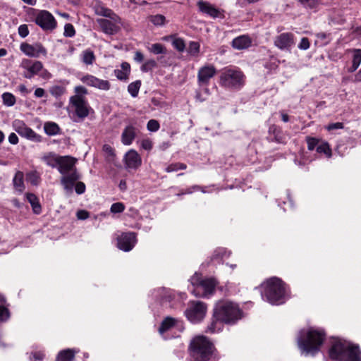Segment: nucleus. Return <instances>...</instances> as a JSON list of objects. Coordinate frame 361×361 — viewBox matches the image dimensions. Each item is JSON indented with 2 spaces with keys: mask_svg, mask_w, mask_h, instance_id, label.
Returning a JSON list of instances; mask_svg holds the SVG:
<instances>
[{
  "mask_svg": "<svg viewBox=\"0 0 361 361\" xmlns=\"http://www.w3.org/2000/svg\"><path fill=\"white\" fill-rule=\"evenodd\" d=\"M150 52L154 54H166V49L165 47L160 43H155L152 44V46L149 48Z\"/></svg>",
  "mask_w": 361,
  "mask_h": 361,
  "instance_id": "obj_40",
  "label": "nucleus"
},
{
  "mask_svg": "<svg viewBox=\"0 0 361 361\" xmlns=\"http://www.w3.org/2000/svg\"><path fill=\"white\" fill-rule=\"evenodd\" d=\"M190 361H218L219 355L214 345L207 337L198 336L190 343Z\"/></svg>",
  "mask_w": 361,
  "mask_h": 361,
  "instance_id": "obj_1",
  "label": "nucleus"
},
{
  "mask_svg": "<svg viewBox=\"0 0 361 361\" xmlns=\"http://www.w3.org/2000/svg\"><path fill=\"white\" fill-rule=\"evenodd\" d=\"M197 5L200 11L204 14H206L213 18H224L222 11L207 1H199L197 3Z\"/></svg>",
  "mask_w": 361,
  "mask_h": 361,
  "instance_id": "obj_21",
  "label": "nucleus"
},
{
  "mask_svg": "<svg viewBox=\"0 0 361 361\" xmlns=\"http://www.w3.org/2000/svg\"><path fill=\"white\" fill-rule=\"evenodd\" d=\"M200 51V44L197 42L190 41L188 44L187 51L188 53L194 57H197Z\"/></svg>",
  "mask_w": 361,
  "mask_h": 361,
  "instance_id": "obj_36",
  "label": "nucleus"
},
{
  "mask_svg": "<svg viewBox=\"0 0 361 361\" xmlns=\"http://www.w3.org/2000/svg\"><path fill=\"white\" fill-rule=\"evenodd\" d=\"M125 161L126 167L133 169H137L142 163L140 155L134 149H130L126 154Z\"/></svg>",
  "mask_w": 361,
  "mask_h": 361,
  "instance_id": "obj_22",
  "label": "nucleus"
},
{
  "mask_svg": "<svg viewBox=\"0 0 361 361\" xmlns=\"http://www.w3.org/2000/svg\"><path fill=\"white\" fill-rule=\"evenodd\" d=\"M74 91L75 92V95H85L87 94V90L81 85L76 86L74 89Z\"/></svg>",
  "mask_w": 361,
  "mask_h": 361,
  "instance_id": "obj_58",
  "label": "nucleus"
},
{
  "mask_svg": "<svg viewBox=\"0 0 361 361\" xmlns=\"http://www.w3.org/2000/svg\"><path fill=\"white\" fill-rule=\"evenodd\" d=\"M103 151L107 154L109 160H113L115 154L114 149L109 145H104L103 146Z\"/></svg>",
  "mask_w": 361,
  "mask_h": 361,
  "instance_id": "obj_53",
  "label": "nucleus"
},
{
  "mask_svg": "<svg viewBox=\"0 0 361 361\" xmlns=\"http://www.w3.org/2000/svg\"><path fill=\"white\" fill-rule=\"evenodd\" d=\"M34 94L36 97L39 98V97H42L44 95L45 91L44 89H42L41 87H38L35 90Z\"/></svg>",
  "mask_w": 361,
  "mask_h": 361,
  "instance_id": "obj_64",
  "label": "nucleus"
},
{
  "mask_svg": "<svg viewBox=\"0 0 361 361\" xmlns=\"http://www.w3.org/2000/svg\"><path fill=\"white\" fill-rule=\"evenodd\" d=\"M226 255V251L224 248H218L215 250L214 252V254L212 257V260L218 259V258H223Z\"/></svg>",
  "mask_w": 361,
  "mask_h": 361,
  "instance_id": "obj_54",
  "label": "nucleus"
},
{
  "mask_svg": "<svg viewBox=\"0 0 361 361\" xmlns=\"http://www.w3.org/2000/svg\"><path fill=\"white\" fill-rule=\"evenodd\" d=\"M216 285V281L213 279L202 280L193 290V294L198 297H204L210 295L214 292Z\"/></svg>",
  "mask_w": 361,
  "mask_h": 361,
  "instance_id": "obj_17",
  "label": "nucleus"
},
{
  "mask_svg": "<svg viewBox=\"0 0 361 361\" xmlns=\"http://www.w3.org/2000/svg\"><path fill=\"white\" fill-rule=\"evenodd\" d=\"M252 44V39L248 35H240L234 38L231 42L232 47L238 50L249 48Z\"/></svg>",
  "mask_w": 361,
  "mask_h": 361,
  "instance_id": "obj_23",
  "label": "nucleus"
},
{
  "mask_svg": "<svg viewBox=\"0 0 361 361\" xmlns=\"http://www.w3.org/2000/svg\"><path fill=\"white\" fill-rule=\"evenodd\" d=\"M329 353L330 358L336 361H361L359 346L341 339L333 342Z\"/></svg>",
  "mask_w": 361,
  "mask_h": 361,
  "instance_id": "obj_3",
  "label": "nucleus"
},
{
  "mask_svg": "<svg viewBox=\"0 0 361 361\" xmlns=\"http://www.w3.org/2000/svg\"><path fill=\"white\" fill-rule=\"evenodd\" d=\"M13 183L14 188L22 192L24 189V183H23V173L21 171H18L13 179Z\"/></svg>",
  "mask_w": 361,
  "mask_h": 361,
  "instance_id": "obj_34",
  "label": "nucleus"
},
{
  "mask_svg": "<svg viewBox=\"0 0 361 361\" xmlns=\"http://www.w3.org/2000/svg\"><path fill=\"white\" fill-rule=\"evenodd\" d=\"M50 94L58 98L66 92V88L61 85H54L49 89Z\"/></svg>",
  "mask_w": 361,
  "mask_h": 361,
  "instance_id": "obj_41",
  "label": "nucleus"
},
{
  "mask_svg": "<svg viewBox=\"0 0 361 361\" xmlns=\"http://www.w3.org/2000/svg\"><path fill=\"white\" fill-rule=\"evenodd\" d=\"M141 87V81L140 80L130 83L128 86V92L133 97L138 95L139 90Z\"/></svg>",
  "mask_w": 361,
  "mask_h": 361,
  "instance_id": "obj_37",
  "label": "nucleus"
},
{
  "mask_svg": "<svg viewBox=\"0 0 361 361\" xmlns=\"http://www.w3.org/2000/svg\"><path fill=\"white\" fill-rule=\"evenodd\" d=\"M206 305L200 301H192L190 303L185 314L187 318L192 323H197L203 319L206 314Z\"/></svg>",
  "mask_w": 361,
  "mask_h": 361,
  "instance_id": "obj_9",
  "label": "nucleus"
},
{
  "mask_svg": "<svg viewBox=\"0 0 361 361\" xmlns=\"http://www.w3.org/2000/svg\"><path fill=\"white\" fill-rule=\"evenodd\" d=\"M44 129L47 135L49 136L56 135L60 133V128L54 122H47L44 123Z\"/></svg>",
  "mask_w": 361,
  "mask_h": 361,
  "instance_id": "obj_32",
  "label": "nucleus"
},
{
  "mask_svg": "<svg viewBox=\"0 0 361 361\" xmlns=\"http://www.w3.org/2000/svg\"><path fill=\"white\" fill-rule=\"evenodd\" d=\"M269 133L270 135V140L271 142H276L277 143H286V135L283 131L276 126H271L269 129Z\"/></svg>",
  "mask_w": 361,
  "mask_h": 361,
  "instance_id": "obj_24",
  "label": "nucleus"
},
{
  "mask_svg": "<svg viewBox=\"0 0 361 361\" xmlns=\"http://www.w3.org/2000/svg\"><path fill=\"white\" fill-rule=\"evenodd\" d=\"M70 104L74 110L73 121H82L90 114L92 108L90 106L87 100L81 95H73L70 98Z\"/></svg>",
  "mask_w": 361,
  "mask_h": 361,
  "instance_id": "obj_8",
  "label": "nucleus"
},
{
  "mask_svg": "<svg viewBox=\"0 0 361 361\" xmlns=\"http://www.w3.org/2000/svg\"><path fill=\"white\" fill-rule=\"evenodd\" d=\"M18 35L22 37L25 38L29 35L28 26L26 24L20 25L18 29Z\"/></svg>",
  "mask_w": 361,
  "mask_h": 361,
  "instance_id": "obj_52",
  "label": "nucleus"
},
{
  "mask_svg": "<svg viewBox=\"0 0 361 361\" xmlns=\"http://www.w3.org/2000/svg\"><path fill=\"white\" fill-rule=\"evenodd\" d=\"M176 322L177 320L173 317H166L161 323V325L159 328V332L161 334H164L165 332L172 329L176 325Z\"/></svg>",
  "mask_w": 361,
  "mask_h": 361,
  "instance_id": "obj_29",
  "label": "nucleus"
},
{
  "mask_svg": "<svg viewBox=\"0 0 361 361\" xmlns=\"http://www.w3.org/2000/svg\"><path fill=\"white\" fill-rule=\"evenodd\" d=\"M157 66V62L154 59L146 61L141 66L142 72H149Z\"/></svg>",
  "mask_w": 361,
  "mask_h": 361,
  "instance_id": "obj_45",
  "label": "nucleus"
},
{
  "mask_svg": "<svg viewBox=\"0 0 361 361\" xmlns=\"http://www.w3.org/2000/svg\"><path fill=\"white\" fill-rule=\"evenodd\" d=\"M294 35L291 32H283L274 39V45L281 50H289L294 44Z\"/></svg>",
  "mask_w": 361,
  "mask_h": 361,
  "instance_id": "obj_18",
  "label": "nucleus"
},
{
  "mask_svg": "<svg viewBox=\"0 0 361 361\" xmlns=\"http://www.w3.org/2000/svg\"><path fill=\"white\" fill-rule=\"evenodd\" d=\"M361 63V49H355L354 51L353 64L349 68V72L355 71Z\"/></svg>",
  "mask_w": 361,
  "mask_h": 361,
  "instance_id": "obj_35",
  "label": "nucleus"
},
{
  "mask_svg": "<svg viewBox=\"0 0 361 361\" xmlns=\"http://www.w3.org/2000/svg\"><path fill=\"white\" fill-rule=\"evenodd\" d=\"M4 104L7 106H12L16 103V98L13 94L9 92H5L2 94Z\"/></svg>",
  "mask_w": 361,
  "mask_h": 361,
  "instance_id": "obj_43",
  "label": "nucleus"
},
{
  "mask_svg": "<svg viewBox=\"0 0 361 361\" xmlns=\"http://www.w3.org/2000/svg\"><path fill=\"white\" fill-rule=\"evenodd\" d=\"M20 50L25 55L30 57H38L39 54H47L46 49L41 44L31 45L27 43H22Z\"/></svg>",
  "mask_w": 361,
  "mask_h": 361,
  "instance_id": "obj_20",
  "label": "nucleus"
},
{
  "mask_svg": "<svg viewBox=\"0 0 361 361\" xmlns=\"http://www.w3.org/2000/svg\"><path fill=\"white\" fill-rule=\"evenodd\" d=\"M214 318L221 320L226 324H235L243 316L238 305L231 301H219L214 309Z\"/></svg>",
  "mask_w": 361,
  "mask_h": 361,
  "instance_id": "obj_6",
  "label": "nucleus"
},
{
  "mask_svg": "<svg viewBox=\"0 0 361 361\" xmlns=\"http://www.w3.org/2000/svg\"><path fill=\"white\" fill-rule=\"evenodd\" d=\"M82 62L87 65H92L96 60L94 51L90 49H87L82 51L80 54Z\"/></svg>",
  "mask_w": 361,
  "mask_h": 361,
  "instance_id": "obj_28",
  "label": "nucleus"
},
{
  "mask_svg": "<svg viewBox=\"0 0 361 361\" xmlns=\"http://www.w3.org/2000/svg\"><path fill=\"white\" fill-rule=\"evenodd\" d=\"M166 18L161 14L150 16V22L154 25H163L165 23Z\"/></svg>",
  "mask_w": 361,
  "mask_h": 361,
  "instance_id": "obj_44",
  "label": "nucleus"
},
{
  "mask_svg": "<svg viewBox=\"0 0 361 361\" xmlns=\"http://www.w3.org/2000/svg\"><path fill=\"white\" fill-rule=\"evenodd\" d=\"M187 169V165L184 163L176 162L172 163L169 164L166 169L165 171L167 173L177 171L178 170H185Z\"/></svg>",
  "mask_w": 361,
  "mask_h": 361,
  "instance_id": "obj_38",
  "label": "nucleus"
},
{
  "mask_svg": "<svg viewBox=\"0 0 361 361\" xmlns=\"http://www.w3.org/2000/svg\"><path fill=\"white\" fill-rule=\"evenodd\" d=\"M114 73L118 80L126 82L129 79L130 65L128 62H123L121 69H115Z\"/></svg>",
  "mask_w": 361,
  "mask_h": 361,
  "instance_id": "obj_25",
  "label": "nucleus"
},
{
  "mask_svg": "<svg viewBox=\"0 0 361 361\" xmlns=\"http://www.w3.org/2000/svg\"><path fill=\"white\" fill-rule=\"evenodd\" d=\"M325 338L324 330L309 329L305 332H301V336L298 338V348L305 355H314L320 350Z\"/></svg>",
  "mask_w": 361,
  "mask_h": 361,
  "instance_id": "obj_2",
  "label": "nucleus"
},
{
  "mask_svg": "<svg viewBox=\"0 0 361 361\" xmlns=\"http://www.w3.org/2000/svg\"><path fill=\"white\" fill-rule=\"evenodd\" d=\"M310 41L307 37H302L298 47L301 50H307L310 48Z\"/></svg>",
  "mask_w": 361,
  "mask_h": 361,
  "instance_id": "obj_55",
  "label": "nucleus"
},
{
  "mask_svg": "<svg viewBox=\"0 0 361 361\" xmlns=\"http://www.w3.org/2000/svg\"><path fill=\"white\" fill-rule=\"evenodd\" d=\"M80 80L86 85L100 90L108 91L111 88V84L108 80L99 79L90 74L82 76Z\"/></svg>",
  "mask_w": 361,
  "mask_h": 361,
  "instance_id": "obj_15",
  "label": "nucleus"
},
{
  "mask_svg": "<svg viewBox=\"0 0 361 361\" xmlns=\"http://www.w3.org/2000/svg\"><path fill=\"white\" fill-rule=\"evenodd\" d=\"M9 317V310L4 306L0 305V322L6 321Z\"/></svg>",
  "mask_w": 361,
  "mask_h": 361,
  "instance_id": "obj_51",
  "label": "nucleus"
},
{
  "mask_svg": "<svg viewBox=\"0 0 361 361\" xmlns=\"http://www.w3.org/2000/svg\"><path fill=\"white\" fill-rule=\"evenodd\" d=\"M63 35L66 37H73L75 35V30L71 23H67L64 26Z\"/></svg>",
  "mask_w": 361,
  "mask_h": 361,
  "instance_id": "obj_48",
  "label": "nucleus"
},
{
  "mask_svg": "<svg viewBox=\"0 0 361 361\" xmlns=\"http://www.w3.org/2000/svg\"><path fill=\"white\" fill-rule=\"evenodd\" d=\"M142 147L146 150H150L152 148V142L149 140H145L142 142Z\"/></svg>",
  "mask_w": 361,
  "mask_h": 361,
  "instance_id": "obj_63",
  "label": "nucleus"
},
{
  "mask_svg": "<svg viewBox=\"0 0 361 361\" xmlns=\"http://www.w3.org/2000/svg\"><path fill=\"white\" fill-rule=\"evenodd\" d=\"M148 3L145 0H129L128 6L130 8V4L135 5V6L133 7V9H135L136 8L137 5L140 6H145L147 5Z\"/></svg>",
  "mask_w": 361,
  "mask_h": 361,
  "instance_id": "obj_57",
  "label": "nucleus"
},
{
  "mask_svg": "<svg viewBox=\"0 0 361 361\" xmlns=\"http://www.w3.org/2000/svg\"><path fill=\"white\" fill-rule=\"evenodd\" d=\"M343 127L344 126H343V123H340V122L333 123L329 124L327 126V130H335V129H342V128H343Z\"/></svg>",
  "mask_w": 361,
  "mask_h": 361,
  "instance_id": "obj_60",
  "label": "nucleus"
},
{
  "mask_svg": "<svg viewBox=\"0 0 361 361\" xmlns=\"http://www.w3.org/2000/svg\"><path fill=\"white\" fill-rule=\"evenodd\" d=\"M159 128V123L155 119H151L147 122V128L149 131L157 132Z\"/></svg>",
  "mask_w": 361,
  "mask_h": 361,
  "instance_id": "obj_49",
  "label": "nucleus"
},
{
  "mask_svg": "<svg viewBox=\"0 0 361 361\" xmlns=\"http://www.w3.org/2000/svg\"><path fill=\"white\" fill-rule=\"evenodd\" d=\"M173 47L178 51L183 52L185 49L184 40L180 37H173L172 41Z\"/></svg>",
  "mask_w": 361,
  "mask_h": 361,
  "instance_id": "obj_42",
  "label": "nucleus"
},
{
  "mask_svg": "<svg viewBox=\"0 0 361 361\" xmlns=\"http://www.w3.org/2000/svg\"><path fill=\"white\" fill-rule=\"evenodd\" d=\"M61 157L57 155L55 153L49 152L45 154L42 157V161L46 163V164L51 168H57L59 163L61 159Z\"/></svg>",
  "mask_w": 361,
  "mask_h": 361,
  "instance_id": "obj_27",
  "label": "nucleus"
},
{
  "mask_svg": "<svg viewBox=\"0 0 361 361\" xmlns=\"http://www.w3.org/2000/svg\"><path fill=\"white\" fill-rule=\"evenodd\" d=\"M76 216L78 219L85 220L89 217V212L85 210H79Z\"/></svg>",
  "mask_w": 361,
  "mask_h": 361,
  "instance_id": "obj_59",
  "label": "nucleus"
},
{
  "mask_svg": "<svg viewBox=\"0 0 361 361\" xmlns=\"http://www.w3.org/2000/svg\"><path fill=\"white\" fill-rule=\"evenodd\" d=\"M121 19L117 15V19L114 18H99L97 20V22L102 30L107 35H114L117 33L120 29L119 24L121 23Z\"/></svg>",
  "mask_w": 361,
  "mask_h": 361,
  "instance_id": "obj_11",
  "label": "nucleus"
},
{
  "mask_svg": "<svg viewBox=\"0 0 361 361\" xmlns=\"http://www.w3.org/2000/svg\"><path fill=\"white\" fill-rule=\"evenodd\" d=\"M134 60L137 63L142 62L144 60L143 54L140 51H135V56H134Z\"/></svg>",
  "mask_w": 361,
  "mask_h": 361,
  "instance_id": "obj_62",
  "label": "nucleus"
},
{
  "mask_svg": "<svg viewBox=\"0 0 361 361\" xmlns=\"http://www.w3.org/2000/svg\"><path fill=\"white\" fill-rule=\"evenodd\" d=\"M125 210V205L122 202H116L111 204L110 211L111 213H121Z\"/></svg>",
  "mask_w": 361,
  "mask_h": 361,
  "instance_id": "obj_47",
  "label": "nucleus"
},
{
  "mask_svg": "<svg viewBox=\"0 0 361 361\" xmlns=\"http://www.w3.org/2000/svg\"><path fill=\"white\" fill-rule=\"evenodd\" d=\"M94 12L97 15L104 16L108 18L117 19V14L111 9L104 6L100 3L97 4L94 6Z\"/></svg>",
  "mask_w": 361,
  "mask_h": 361,
  "instance_id": "obj_26",
  "label": "nucleus"
},
{
  "mask_svg": "<svg viewBox=\"0 0 361 361\" xmlns=\"http://www.w3.org/2000/svg\"><path fill=\"white\" fill-rule=\"evenodd\" d=\"M245 81L244 73L239 68H226L222 70L219 85L228 90H238L241 89Z\"/></svg>",
  "mask_w": 361,
  "mask_h": 361,
  "instance_id": "obj_7",
  "label": "nucleus"
},
{
  "mask_svg": "<svg viewBox=\"0 0 361 361\" xmlns=\"http://www.w3.org/2000/svg\"><path fill=\"white\" fill-rule=\"evenodd\" d=\"M20 66L26 70V71L23 73V77L28 79H31L35 75H37L43 68V64L41 61H32L29 59H24Z\"/></svg>",
  "mask_w": 361,
  "mask_h": 361,
  "instance_id": "obj_14",
  "label": "nucleus"
},
{
  "mask_svg": "<svg viewBox=\"0 0 361 361\" xmlns=\"http://www.w3.org/2000/svg\"><path fill=\"white\" fill-rule=\"evenodd\" d=\"M262 297L272 305H279L284 302L286 284L277 277H272L261 285Z\"/></svg>",
  "mask_w": 361,
  "mask_h": 361,
  "instance_id": "obj_4",
  "label": "nucleus"
},
{
  "mask_svg": "<svg viewBox=\"0 0 361 361\" xmlns=\"http://www.w3.org/2000/svg\"><path fill=\"white\" fill-rule=\"evenodd\" d=\"M76 159L70 156H61L57 169L63 175L61 183L67 191H72L75 183L80 178L75 167Z\"/></svg>",
  "mask_w": 361,
  "mask_h": 361,
  "instance_id": "obj_5",
  "label": "nucleus"
},
{
  "mask_svg": "<svg viewBox=\"0 0 361 361\" xmlns=\"http://www.w3.org/2000/svg\"><path fill=\"white\" fill-rule=\"evenodd\" d=\"M223 322L217 318H214L213 315V318L210 322V324L207 326L206 329L207 333H216L221 331L223 328Z\"/></svg>",
  "mask_w": 361,
  "mask_h": 361,
  "instance_id": "obj_30",
  "label": "nucleus"
},
{
  "mask_svg": "<svg viewBox=\"0 0 361 361\" xmlns=\"http://www.w3.org/2000/svg\"><path fill=\"white\" fill-rule=\"evenodd\" d=\"M135 124L136 123H130L123 129L121 134V142L124 145H131L137 135L140 133L139 128Z\"/></svg>",
  "mask_w": 361,
  "mask_h": 361,
  "instance_id": "obj_19",
  "label": "nucleus"
},
{
  "mask_svg": "<svg viewBox=\"0 0 361 361\" xmlns=\"http://www.w3.org/2000/svg\"><path fill=\"white\" fill-rule=\"evenodd\" d=\"M15 130L23 137L32 141H40V136L38 135L32 129L29 128L21 121L16 120L13 122Z\"/></svg>",
  "mask_w": 361,
  "mask_h": 361,
  "instance_id": "obj_16",
  "label": "nucleus"
},
{
  "mask_svg": "<svg viewBox=\"0 0 361 361\" xmlns=\"http://www.w3.org/2000/svg\"><path fill=\"white\" fill-rule=\"evenodd\" d=\"M8 142L12 145H16L18 142V137L16 133H11L8 136Z\"/></svg>",
  "mask_w": 361,
  "mask_h": 361,
  "instance_id": "obj_61",
  "label": "nucleus"
},
{
  "mask_svg": "<svg viewBox=\"0 0 361 361\" xmlns=\"http://www.w3.org/2000/svg\"><path fill=\"white\" fill-rule=\"evenodd\" d=\"M75 357V351L66 349L59 353L56 361H72Z\"/></svg>",
  "mask_w": 361,
  "mask_h": 361,
  "instance_id": "obj_33",
  "label": "nucleus"
},
{
  "mask_svg": "<svg viewBox=\"0 0 361 361\" xmlns=\"http://www.w3.org/2000/svg\"><path fill=\"white\" fill-rule=\"evenodd\" d=\"M85 185L84 183L78 181L76 183L75 185V192L78 195L83 194L85 192Z\"/></svg>",
  "mask_w": 361,
  "mask_h": 361,
  "instance_id": "obj_56",
  "label": "nucleus"
},
{
  "mask_svg": "<svg viewBox=\"0 0 361 361\" xmlns=\"http://www.w3.org/2000/svg\"><path fill=\"white\" fill-rule=\"evenodd\" d=\"M27 200L31 204L33 212L36 214H40L42 212V207L38 197L33 193H27Z\"/></svg>",
  "mask_w": 361,
  "mask_h": 361,
  "instance_id": "obj_31",
  "label": "nucleus"
},
{
  "mask_svg": "<svg viewBox=\"0 0 361 361\" xmlns=\"http://www.w3.org/2000/svg\"><path fill=\"white\" fill-rule=\"evenodd\" d=\"M320 0H299V2L307 8H315L319 4Z\"/></svg>",
  "mask_w": 361,
  "mask_h": 361,
  "instance_id": "obj_46",
  "label": "nucleus"
},
{
  "mask_svg": "<svg viewBox=\"0 0 361 361\" xmlns=\"http://www.w3.org/2000/svg\"><path fill=\"white\" fill-rule=\"evenodd\" d=\"M136 243V234L134 232L123 233L117 238V247L124 252L130 251Z\"/></svg>",
  "mask_w": 361,
  "mask_h": 361,
  "instance_id": "obj_12",
  "label": "nucleus"
},
{
  "mask_svg": "<svg viewBox=\"0 0 361 361\" xmlns=\"http://www.w3.org/2000/svg\"><path fill=\"white\" fill-rule=\"evenodd\" d=\"M35 22L44 30L51 31L57 25L53 15L46 10H42L37 13Z\"/></svg>",
  "mask_w": 361,
  "mask_h": 361,
  "instance_id": "obj_10",
  "label": "nucleus"
},
{
  "mask_svg": "<svg viewBox=\"0 0 361 361\" xmlns=\"http://www.w3.org/2000/svg\"><path fill=\"white\" fill-rule=\"evenodd\" d=\"M216 69L212 64H207L201 67L197 73V83L199 86H207L209 80L216 75Z\"/></svg>",
  "mask_w": 361,
  "mask_h": 361,
  "instance_id": "obj_13",
  "label": "nucleus"
},
{
  "mask_svg": "<svg viewBox=\"0 0 361 361\" xmlns=\"http://www.w3.org/2000/svg\"><path fill=\"white\" fill-rule=\"evenodd\" d=\"M316 150L319 154H324L327 157H331L332 155L331 149L327 142H323L318 145Z\"/></svg>",
  "mask_w": 361,
  "mask_h": 361,
  "instance_id": "obj_39",
  "label": "nucleus"
},
{
  "mask_svg": "<svg viewBox=\"0 0 361 361\" xmlns=\"http://www.w3.org/2000/svg\"><path fill=\"white\" fill-rule=\"evenodd\" d=\"M306 141L307 144V148L309 150L312 151L317 147L319 140L317 138L312 137H307Z\"/></svg>",
  "mask_w": 361,
  "mask_h": 361,
  "instance_id": "obj_50",
  "label": "nucleus"
}]
</instances>
